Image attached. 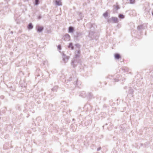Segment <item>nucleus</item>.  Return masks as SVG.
I'll return each mask as SVG.
<instances>
[{
  "label": "nucleus",
  "mask_w": 153,
  "mask_h": 153,
  "mask_svg": "<svg viewBox=\"0 0 153 153\" xmlns=\"http://www.w3.org/2000/svg\"><path fill=\"white\" fill-rule=\"evenodd\" d=\"M43 27L41 26H38L36 27V29L39 32L41 31L43 29Z\"/></svg>",
  "instance_id": "obj_1"
},
{
  "label": "nucleus",
  "mask_w": 153,
  "mask_h": 153,
  "mask_svg": "<svg viewBox=\"0 0 153 153\" xmlns=\"http://www.w3.org/2000/svg\"><path fill=\"white\" fill-rule=\"evenodd\" d=\"M115 58L116 59H119L120 58V55L116 53L114 55Z\"/></svg>",
  "instance_id": "obj_2"
},
{
  "label": "nucleus",
  "mask_w": 153,
  "mask_h": 153,
  "mask_svg": "<svg viewBox=\"0 0 153 153\" xmlns=\"http://www.w3.org/2000/svg\"><path fill=\"white\" fill-rule=\"evenodd\" d=\"M56 5H61V2L60 1H56Z\"/></svg>",
  "instance_id": "obj_3"
},
{
  "label": "nucleus",
  "mask_w": 153,
  "mask_h": 153,
  "mask_svg": "<svg viewBox=\"0 0 153 153\" xmlns=\"http://www.w3.org/2000/svg\"><path fill=\"white\" fill-rule=\"evenodd\" d=\"M33 27V26L32 25L31 23H30L28 26V28L29 29H32Z\"/></svg>",
  "instance_id": "obj_4"
},
{
  "label": "nucleus",
  "mask_w": 153,
  "mask_h": 153,
  "mask_svg": "<svg viewBox=\"0 0 153 153\" xmlns=\"http://www.w3.org/2000/svg\"><path fill=\"white\" fill-rule=\"evenodd\" d=\"M112 20L114 21V22L116 23L117 22V18L113 17L112 18Z\"/></svg>",
  "instance_id": "obj_5"
},
{
  "label": "nucleus",
  "mask_w": 153,
  "mask_h": 153,
  "mask_svg": "<svg viewBox=\"0 0 153 153\" xmlns=\"http://www.w3.org/2000/svg\"><path fill=\"white\" fill-rule=\"evenodd\" d=\"M73 30H74V28L72 27H69V32H72L73 31Z\"/></svg>",
  "instance_id": "obj_6"
},
{
  "label": "nucleus",
  "mask_w": 153,
  "mask_h": 153,
  "mask_svg": "<svg viewBox=\"0 0 153 153\" xmlns=\"http://www.w3.org/2000/svg\"><path fill=\"white\" fill-rule=\"evenodd\" d=\"M108 13L107 12H105L103 14V16L105 17H106L108 16Z\"/></svg>",
  "instance_id": "obj_7"
},
{
  "label": "nucleus",
  "mask_w": 153,
  "mask_h": 153,
  "mask_svg": "<svg viewBox=\"0 0 153 153\" xmlns=\"http://www.w3.org/2000/svg\"><path fill=\"white\" fill-rule=\"evenodd\" d=\"M119 16V17L120 18H124V16L123 15H120Z\"/></svg>",
  "instance_id": "obj_8"
},
{
  "label": "nucleus",
  "mask_w": 153,
  "mask_h": 153,
  "mask_svg": "<svg viewBox=\"0 0 153 153\" xmlns=\"http://www.w3.org/2000/svg\"><path fill=\"white\" fill-rule=\"evenodd\" d=\"M39 0H35V4L36 5L38 4H39Z\"/></svg>",
  "instance_id": "obj_9"
},
{
  "label": "nucleus",
  "mask_w": 153,
  "mask_h": 153,
  "mask_svg": "<svg viewBox=\"0 0 153 153\" xmlns=\"http://www.w3.org/2000/svg\"><path fill=\"white\" fill-rule=\"evenodd\" d=\"M69 47H71L72 49H73V47L72 46V44L71 43H70L69 44Z\"/></svg>",
  "instance_id": "obj_10"
},
{
  "label": "nucleus",
  "mask_w": 153,
  "mask_h": 153,
  "mask_svg": "<svg viewBox=\"0 0 153 153\" xmlns=\"http://www.w3.org/2000/svg\"><path fill=\"white\" fill-rule=\"evenodd\" d=\"M101 149V147H100L99 148H98L97 149V151H99Z\"/></svg>",
  "instance_id": "obj_11"
},
{
  "label": "nucleus",
  "mask_w": 153,
  "mask_h": 153,
  "mask_svg": "<svg viewBox=\"0 0 153 153\" xmlns=\"http://www.w3.org/2000/svg\"><path fill=\"white\" fill-rule=\"evenodd\" d=\"M58 48L59 50L61 49V47L60 45H59L58 46Z\"/></svg>",
  "instance_id": "obj_12"
},
{
  "label": "nucleus",
  "mask_w": 153,
  "mask_h": 153,
  "mask_svg": "<svg viewBox=\"0 0 153 153\" xmlns=\"http://www.w3.org/2000/svg\"><path fill=\"white\" fill-rule=\"evenodd\" d=\"M152 15H153V12L152 13Z\"/></svg>",
  "instance_id": "obj_13"
}]
</instances>
